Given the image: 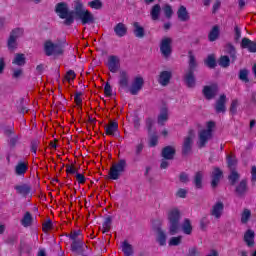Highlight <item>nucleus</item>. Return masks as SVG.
<instances>
[{
    "label": "nucleus",
    "instance_id": "6ab92c4d",
    "mask_svg": "<svg viewBox=\"0 0 256 256\" xmlns=\"http://www.w3.org/2000/svg\"><path fill=\"white\" fill-rule=\"evenodd\" d=\"M227 179L230 187H235L237 183H239V179H241V174L239 171H237V169H231Z\"/></svg>",
    "mask_w": 256,
    "mask_h": 256
},
{
    "label": "nucleus",
    "instance_id": "7ed1b4c3",
    "mask_svg": "<svg viewBox=\"0 0 256 256\" xmlns=\"http://www.w3.org/2000/svg\"><path fill=\"white\" fill-rule=\"evenodd\" d=\"M181 211L178 208H172L168 211L169 234L177 235L181 229Z\"/></svg>",
    "mask_w": 256,
    "mask_h": 256
},
{
    "label": "nucleus",
    "instance_id": "423d86ee",
    "mask_svg": "<svg viewBox=\"0 0 256 256\" xmlns=\"http://www.w3.org/2000/svg\"><path fill=\"white\" fill-rule=\"evenodd\" d=\"M63 46L59 43H53L51 40L44 42V53L46 57L63 55Z\"/></svg>",
    "mask_w": 256,
    "mask_h": 256
},
{
    "label": "nucleus",
    "instance_id": "0e129e2a",
    "mask_svg": "<svg viewBox=\"0 0 256 256\" xmlns=\"http://www.w3.org/2000/svg\"><path fill=\"white\" fill-rule=\"evenodd\" d=\"M76 181L79 183V185L85 184V181H87V178H85V175L81 173H76Z\"/></svg>",
    "mask_w": 256,
    "mask_h": 256
},
{
    "label": "nucleus",
    "instance_id": "72a5a7b5",
    "mask_svg": "<svg viewBox=\"0 0 256 256\" xmlns=\"http://www.w3.org/2000/svg\"><path fill=\"white\" fill-rule=\"evenodd\" d=\"M22 227H31L33 225V216L31 212H26L20 221Z\"/></svg>",
    "mask_w": 256,
    "mask_h": 256
},
{
    "label": "nucleus",
    "instance_id": "aec40b11",
    "mask_svg": "<svg viewBox=\"0 0 256 256\" xmlns=\"http://www.w3.org/2000/svg\"><path fill=\"white\" fill-rule=\"evenodd\" d=\"M177 17L179 21L182 23H187L191 19V16L189 15V11H187V7L184 5H181L177 10Z\"/></svg>",
    "mask_w": 256,
    "mask_h": 256
},
{
    "label": "nucleus",
    "instance_id": "b1692460",
    "mask_svg": "<svg viewBox=\"0 0 256 256\" xmlns=\"http://www.w3.org/2000/svg\"><path fill=\"white\" fill-rule=\"evenodd\" d=\"M242 49H248L250 53H256V42L251 41L249 38H243L241 41Z\"/></svg>",
    "mask_w": 256,
    "mask_h": 256
},
{
    "label": "nucleus",
    "instance_id": "39448f33",
    "mask_svg": "<svg viewBox=\"0 0 256 256\" xmlns=\"http://www.w3.org/2000/svg\"><path fill=\"white\" fill-rule=\"evenodd\" d=\"M127 169V160L120 159L117 163L113 164L109 171V179L112 181H117L121 177L122 173H125Z\"/></svg>",
    "mask_w": 256,
    "mask_h": 256
},
{
    "label": "nucleus",
    "instance_id": "9d476101",
    "mask_svg": "<svg viewBox=\"0 0 256 256\" xmlns=\"http://www.w3.org/2000/svg\"><path fill=\"white\" fill-rule=\"evenodd\" d=\"M193 137H195V131L190 129L188 131V136L184 138V142L182 144V155L187 157L191 151H193Z\"/></svg>",
    "mask_w": 256,
    "mask_h": 256
},
{
    "label": "nucleus",
    "instance_id": "603ef678",
    "mask_svg": "<svg viewBox=\"0 0 256 256\" xmlns=\"http://www.w3.org/2000/svg\"><path fill=\"white\" fill-rule=\"evenodd\" d=\"M37 149H39V140L34 139L30 143V151L34 153V155H37Z\"/></svg>",
    "mask_w": 256,
    "mask_h": 256
},
{
    "label": "nucleus",
    "instance_id": "ddd939ff",
    "mask_svg": "<svg viewBox=\"0 0 256 256\" xmlns=\"http://www.w3.org/2000/svg\"><path fill=\"white\" fill-rule=\"evenodd\" d=\"M219 92V87L217 84H212L210 86H204L202 93L205 99L211 101V99H215L217 93Z\"/></svg>",
    "mask_w": 256,
    "mask_h": 256
},
{
    "label": "nucleus",
    "instance_id": "c756f323",
    "mask_svg": "<svg viewBox=\"0 0 256 256\" xmlns=\"http://www.w3.org/2000/svg\"><path fill=\"white\" fill-rule=\"evenodd\" d=\"M157 233L156 241L161 247H165L167 245V234L161 228H157Z\"/></svg>",
    "mask_w": 256,
    "mask_h": 256
},
{
    "label": "nucleus",
    "instance_id": "4be33fe9",
    "mask_svg": "<svg viewBox=\"0 0 256 256\" xmlns=\"http://www.w3.org/2000/svg\"><path fill=\"white\" fill-rule=\"evenodd\" d=\"M167 121H169V109L167 108V106H163L160 109V114L158 115L157 118V122L158 125H165V123H167Z\"/></svg>",
    "mask_w": 256,
    "mask_h": 256
},
{
    "label": "nucleus",
    "instance_id": "7c9ffc66",
    "mask_svg": "<svg viewBox=\"0 0 256 256\" xmlns=\"http://www.w3.org/2000/svg\"><path fill=\"white\" fill-rule=\"evenodd\" d=\"M122 252L124 253V256H133L135 253L133 250V245L129 244L127 240H124L122 242Z\"/></svg>",
    "mask_w": 256,
    "mask_h": 256
},
{
    "label": "nucleus",
    "instance_id": "de8ad7c7",
    "mask_svg": "<svg viewBox=\"0 0 256 256\" xmlns=\"http://www.w3.org/2000/svg\"><path fill=\"white\" fill-rule=\"evenodd\" d=\"M239 79L244 83H249V70L242 69L239 71Z\"/></svg>",
    "mask_w": 256,
    "mask_h": 256
},
{
    "label": "nucleus",
    "instance_id": "2eb2a0df",
    "mask_svg": "<svg viewBox=\"0 0 256 256\" xmlns=\"http://www.w3.org/2000/svg\"><path fill=\"white\" fill-rule=\"evenodd\" d=\"M173 78V72L169 70H163L158 75V83L161 87H167L171 83V79Z\"/></svg>",
    "mask_w": 256,
    "mask_h": 256
},
{
    "label": "nucleus",
    "instance_id": "f3484780",
    "mask_svg": "<svg viewBox=\"0 0 256 256\" xmlns=\"http://www.w3.org/2000/svg\"><path fill=\"white\" fill-rule=\"evenodd\" d=\"M177 150L173 146H166L162 148L161 157L162 159H167L168 161H173L175 159V155Z\"/></svg>",
    "mask_w": 256,
    "mask_h": 256
},
{
    "label": "nucleus",
    "instance_id": "4d7b16f0",
    "mask_svg": "<svg viewBox=\"0 0 256 256\" xmlns=\"http://www.w3.org/2000/svg\"><path fill=\"white\" fill-rule=\"evenodd\" d=\"M81 95H83V92H76L74 95V101L78 107L83 104V99L81 98Z\"/></svg>",
    "mask_w": 256,
    "mask_h": 256
},
{
    "label": "nucleus",
    "instance_id": "a878e982",
    "mask_svg": "<svg viewBox=\"0 0 256 256\" xmlns=\"http://www.w3.org/2000/svg\"><path fill=\"white\" fill-rule=\"evenodd\" d=\"M116 37H125L127 35V26L123 22H119L114 26Z\"/></svg>",
    "mask_w": 256,
    "mask_h": 256
},
{
    "label": "nucleus",
    "instance_id": "6e6d98bb",
    "mask_svg": "<svg viewBox=\"0 0 256 256\" xmlns=\"http://www.w3.org/2000/svg\"><path fill=\"white\" fill-rule=\"evenodd\" d=\"M157 143H159V137L157 136V134H152L150 137L149 146L157 147Z\"/></svg>",
    "mask_w": 256,
    "mask_h": 256
},
{
    "label": "nucleus",
    "instance_id": "774afa93",
    "mask_svg": "<svg viewBox=\"0 0 256 256\" xmlns=\"http://www.w3.org/2000/svg\"><path fill=\"white\" fill-rule=\"evenodd\" d=\"M251 184L255 185L256 184V166L251 167Z\"/></svg>",
    "mask_w": 256,
    "mask_h": 256
},
{
    "label": "nucleus",
    "instance_id": "79ce46f5",
    "mask_svg": "<svg viewBox=\"0 0 256 256\" xmlns=\"http://www.w3.org/2000/svg\"><path fill=\"white\" fill-rule=\"evenodd\" d=\"M112 221H113V218L111 216H108L105 218L102 224V233H109V231H111Z\"/></svg>",
    "mask_w": 256,
    "mask_h": 256
},
{
    "label": "nucleus",
    "instance_id": "f8f14e48",
    "mask_svg": "<svg viewBox=\"0 0 256 256\" xmlns=\"http://www.w3.org/2000/svg\"><path fill=\"white\" fill-rule=\"evenodd\" d=\"M106 65L110 73H117L121 67V60L116 55H110Z\"/></svg>",
    "mask_w": 256,
    "mask_h": 256
},
{
    "label": "nucleus",
    "instance_id": "58836bf2",
    "mask_svg": "<svg viewBox=\"0 0 256 256\" xmlns=\"http://www.w3.org/2000/svg\"><path fill=\"white\" fill-rule=\"evenodd\" d=\"M12 63L13 65H18L19 67H23V65H25L26 63L25 54L17 53Z\"/></svg>",
    "mask_w": 256,
    "mask_h": 256
},
{
    "label": "nucleus",
    "instance_id": "49530a36",
    "mask_svg": "<svg viewBox=\"0 0 256 256\" xmlns=\"http://www.w3.org/2000/svg\"><path fill=\"white\" fill-rule=\"evenodd\" d=\"M17 109L19 113H22V115H25V113H29V108L25 106V98H20Z\"/></svg>",
    "mask_w": 256,
    "mask_h": 256
},
{
    "label": "nucleus",
    "instance_id": "dca6fc26",
    "mask_svg": "<svg viewBox=\"0 0 256 256\" xmlns=\"http://www.w3.org/2000/svg\"><path fill=\"white\" fill-rule=\"evenodd\" d=\"M199 140H198V147L199 149H203L204 147H207V143L213 139V134L209 131L201 130L199 132Z\"/></svg>",
    "mask_w": 256,
    "mask_h": 256
},
{
    "label": "nucleus",
    "instance_id": "c9c22d12",
    "mask_svg": "<svg viewBox=\"0 0 256 256\" xmlns=\"http://www.w3.org/2000/svg\"><path fill=\"white\" fill-rule=\"evenodd\" d=\"M217 39H219V26L215 25L208 34V41L213 43V41H217Z\"/></svg>",
    "mask_w": 256,
    "mask_h": 256
},
{
    "label": "nucleus",
    "instance_id": "bf43d9fd",
    "mask_svg": "<svg viewBox=\"0 0 256 256\" xmlns=\"http://www.w3.org/2000/svg\"><path fill=\"white\" fill-rule=\"evenodd\" d=\"M42 229L44 232L51 231V229H53V222L51 221V219L47 220L43 224Z\"/></svg>",
    "mask_w": 256,
    "mask_h": 256
},
{
    "label": "nucleus",
    "instance_id": "a19ab883",
    "mask_svg": "<svg viewBox=\"0 0 256 256\" xmlns=\"http://www.w3.org/2000/svg\"><path fill=\"white\" fill-rule=\"evenodd\" d=\"M249 219H251V210L244 208L241 213V223H243V225H247V223H249Z\"/></svg>",
    "mask_w": 256,
    "mask_h": 256
},
{
    "label": "nucleus",
    "instance_id": "20e7f679",
    "mask_svg": "<svg viewBox=\"0 0 256 256\" xmlns=\"http://www.w3.org/2000/svg\"><path fill=\"white\" fill-rule=\"evenodd\" d=\"M74 9L75 16L81 21L82 25H93L95 23V16L91 11L83 8V3L77 2Z\"/></svg>",
    "mask_w": 256,
    "mask_h": 256
},
{
    "label": "nucleus",
    "instance_id": "1a4fd4ad",
    "mask_svg": "<svg viewBox=\"0 0 256 256\" xmlns=\"http://www.w3.org/2000/svg\"><path fill=\"white\" fill-rule=\"evenodd\" d=\"M23 35V29L16 28L13 29L10 33V36L7 41V47L9 51L13 52L15 49H17V39Z\"/></svg>",
    "mask_w": 256,
    "mask_h": 256
},
{
    "label": "nucleus",
    "instance_id": "69168bd1",
    "mask_svg": "<svg viewBox=\"0 0 256 256\" xmlns=\"http://www.w3.org/2000/svg\"><path fill=\"white\" fill-rule=\"evenodd\" d=\"M176 197H179L180 199H185V197H187V190L179 188L176 192Z\"/></svg>",
    "mask_w": 256,
    "mask_h": 256
},
{
    "label": "nucleus",
    "instance_id": "a211bd4d",
    "mask_svg": "<svg viewBox=\"0 0 256 256\" xmlns=\"http://www.w3.org/2000/svg\"><path fill=\"white\" fill-rule=\"evenodd\" d=\"M223 209H225L223 202H216L215 205L212 206L210 215L215 217V219H221V216L223 215Z\"/></svg>",
    "mask_w": 256,
    "mask_h": 256
},
{
    "label": "nucleus",
    "instance_id": "0eeeda50",
    "mask_svg": "<svg viewBox=\"0 0 256 256\" xmlns=\"http://www.w3.org/2000/svg\"><path fill=\"white\" fill-rule=\"evenodd\" d=\"M234 187V195L238 199H245V197H247V193H249V180H247V178H243Z\"/></svg>",
    "mask_w": 256,
    "mask_h": 256
},
{
    "label": "nucleus",
    "instance_id": "f704fd0d",
    "mask_svg": "<svg viewBox=\"0 0 256 256\" xmlns=\"http://www.w3.org/2000/svg\"><path fill=\"white\" fill-rule=\"evenodd\" d=\"M194 185L196 189H203V172L198 171L194 175Z\"/></svg>",
    "mask_w": 256,
    "mask_h": 256
},
{
    "label": "nucleus",
    "instance_id": "2f4dec72",
    "mask_svg": "<svg viewBox=\"0 0 256 256\" xmlns=\"http://www.w3.org/2000/svg\"><path fill=\"white\" fill-rule=\"evenodd\" d=\"M28 169H29V165L23 161H20L15 166V173L16 175H23L24 173H27Z\"/></svg>",
    "mask_w": 256,
    "mask_h": 256
},
{
    "label": "nucleus",
    "instance_id": "37998d69",
    "mask_svg": "<svg viewBox=\"0 0 256 256\" xmlns=\"http://www.w3.org/2000/svg\"><path fill=\"white\" fill-rule=\"evenodd\" d=\"M228 167L231 169H235L237 167V158L233 153L226 156Z\"/></svg>",
    "mask_w": 256,
    "mask_h": 256
},
{
    "label": "nucleus",
    "instance_id": "4c0bfd02",
    "mask_svg": "<svg viewBox=\"0 0 256 256\" xmlns=\"http://www.w3.org/2000/svg\"><path fill=\"white\" fill-rule=\"evenodd\" d=\"M223 111H225V94H222L216 103V113H223Z\"/></svg>",
    "mask_w": 256,
    "mask_h": 256
},
{
    "label": "nucleus",
    "instance_id": "8fccbe9b",
    "mask_svg": "<svg viewBox=\"0 0 256 256\" xmlns=\"http://www.w3.org/2000/svg\"><path fill=\"white\" fill-rule=\"evenodd\" d=\"M18 143H19L18 135H14L11 138H9V140H8V145H9V147H11V149H15V147H17Z\"/></svg>",
    "mask_w": 256,
    "mask_h": 256
},
{
    "label": "nucleus",
    "instance_id": "6e6552de",
    "mask_svg": "<svg viewBox=\"0 0 256 256\" xmlns=\"http://www.w3.org/2000/svg\"><path fill=\"white\" fill-rule=\"evenodd\" d=\"M237 61V48L232 43H227L225 46V67H229L231 63Z\"/></svg>",
    "mask_w": 256,
    "mask_h": 256
},
{
    "label": "nucleus",
    "instance_id": "9b49d317",
    "mask_svg": "<svg viewBox=\"0 0 256 256\" xmlns=\"http://www.w3.org/2000/svg\"><path fill=\"white\" fill-rule=\"evenodd\" d=\"M172 40L169 37H165L160 43V52L165 59H169L173 53V48L171 47Z\"/></svg>",
    "mask_w": 256,
    "mask_h": 256
},
{
    "label": "nucleus",
    "instance_id": "680f3d73",
    "mask_svg": "<svg viewBox=\"0 0 256 256\" xmlns=\"http://www.w3.org/2000/svg\"><path fill=\"white\" fill-rule=\"evenodd\" d=\"M180 183H188L189 182V174L186 172H181L179 175Z\"/></svg>",
    "mask_w": 256,
    "mask_h": 256
},
{
    "label": "nucleus",
    "instance_id": "393cba45",
    "mask_svg": "<svg viewBox=\"0 0 256 256\" xmlns=\"http://www.w3.org/2000/svg\"><path fill=\"white\" fill-rule=\"evenodd\" d=\"M223 176V171L219 168H215L212 172V182L211 187L215 189L219 185V181H221V177Z\"/></svg>",
    "mask_w": 256,
    "mask_h": 256
},
{
    "label": "nucleus",
    "instance_id": "09e8293b",
    "mask_svg": "<svg viewBox=\"0 0 256 256\" xmlns=\"http://www.w3.org/2000/svg\"><path fill=\"white\" fill-rule=\"evenodd\" d=\"M183 239V236H177L170 238L168 245L170 247H177L178 245H181V241Z\"/></svg>",
    "mask_w": 256,
    "mask_h": 256
},
{
    "label": "nucleus",
    "instance_id": "338daca9",
    "mask_svg": "<svg viewBox=\"0 0 256 256\" xmlns=\"http://www.w3.org/2000/svg\"><path fill=\"white\" fill-rule=\"evenodd\" d=\"M201 255V252L197 249V247H192L188 250V255L187 256H199Z\"/></svg>",
    "mask_w": 256,
    "mask_h": 256
},
{
    "label": "nucleus",
    "instance_id": "f257e3e1",
    "mask_svg": "<svg viewBox=\"0 0 256 256\" xmlns=\"http://www.w3.org/2000/svg\"><path fill=\"white\" fill-rule=\"evenodd\" d=\"M188 70L186 71L183 79L188 89H193L196 85L195 70L197 69V60L192 51L188 52Z\"/></svg>",
    "mask_w": 256,
    "mask_h": 256
},
{
    "label": "nucleus",
    "instance_id": "a18cd8bd",
    "mask_svg": "<svg viewBox=\"0 0 256 256\" xmlns=\"http://www.w3.org/2000/svg\"><path fill=\"white\" fill-rule=\"evenodd\" d=\"M83 249V241L82 240H74L71 244V251L73 253H77V251H81Z\"/></svg>",
    "mask_w": 256,
    "mask_h": 256
},
{
    "label": "nucleus",
    "instance_id": "3c124183",
    "mask_svg": "<svg viewBox=\"0 0 256 256\" xmlns=\"http://www.w3.org/2000/svg\"><path fill=\"white\" fill-rule=\"evenodd\" d=\"M237 107H239V100H237V99L232 100L230 109H229L231 115L237 114Z\"/></svg>",
    "mask_w": 256,
    "mask_h": 256
},
{
    "label": "nucleus",
    "instance_id": "864d4df0",
    "mask_svg": "<svg viewBox=\"0 0 256 256\" xmlns=\"http://www.w3.org/2000/svg\"><path fill=\"white\" fill-rule=\"evenodd\" d=\"M104 95L105 97H112L113 95V88L111 87V84H109V82H106L104 86Z\"/></svg>",
    "mask_w": 256,
    "mask_h": 256
},
{
    "label": "nucleus",
    "instance_id": "4468645a",
    "mask_svg": "<svg viewBox=\"0 0 256 256\" xmlns=\"http://www.w3.org/2000/svg\"><path fill=\"white\" fill-rule=\"evenodd\" d=\"M143 85H145V80H143V77L137 76L129 88V93L139 95V92L143 89Z\"/></svg>",
    "mask_w": 256,
    "mask_h": 256
},
{
    "label": "nucleus",
    "instance_id": "5701e85b",
    "mask_svg": "<svg viewBox=\"0 0 256 256\" xmlns=\"http://www.w3.org/2000/svg\"><path fill=\"white\" fill-rule=\"evenodd\" d=\"M133 27V34L137 39H143L145 37V28L141 26V23L134 22L132 24Z\"/></svg>",
    "mask_w": 256,
    "mask_h": 256
},
{
    "label": "nucleus",
    "instance_id": "cd10ccee",
    "mask_svg": "<svg viewBox=\"0 0 256 256\" xmlns=\"http://www.w3.org/2000/svg\"><path fill=\"white\" fill-rule=\"evenodd\" d=\"M119 85L121 89L129 87V74L125 70L120 71Z\"/></svg>",
    "mask_w": 256,
    "mask_h": 256
},
{
    "label": "nucleus",
    "instance_id": "473e14b6",
    "mask_svg": "<svg viewBox=\"0 0 256 256\" xmlns=\"http://www.w3.org/2000/svg\"><path fill=\"white\" fill-rule=\"evenodd\" d=\"M204 64L208 69H215L217 67V60L215 59V54H209L204 60Z\"/></svg>",
    "mask_w": 256,
    "mask_h": 256
},
{
    "label": "nucleus",
    "instance_id": "ea45409f",
    "mask_svg": "<svg viewBox=\"0 0 256 256\" xmlns=\"http://www.w3.org/2000/svg\"><path fill=\"white\" fill-rule=\"evenodd\" d=\"M119 129V124L117 122H111L105 130L106 135H115V132Z\"/></svg>",
    "mask_w": 256,
    "mask_h": 256
},
{
    "label": "nucleus",
    "instance_id": "412c9836",
    "mask_svg": "<svg viewBox=\"0 0 256 256\" xmlns=\"http://www.w3.org/2000/svg\"><path fill=\"white\" fill-rule=\"evenodd\" d=\"M14 189L18 195H21L22 197H27L31 194V185L29 184H20L14 186Z\"/></svg>",
    "mask_w": 256,
    "mask_h": 256
},
{
    "label": "nucleus",
    "instance_id": "c03bdc74",
    "mask_svg": "<svg viewBox=\"0 0 256 256\" xmlns=\"http://www.w3.org/2000/svg\"><path fill=\"white\" fill-rule=\"evenodd\" d=\"M88 7L99 11L100 9H103V2L101 0H92L88 2Z\"/></svg>",
    "mask_w": 256,
    "mask_h": 256
},
{
    "label": "nucleus",
    "instance_id": "052dcab7",
    "mask_svg": "<svg viewBox=\"0 0 256 256\" xmlns=\"http://www.w3.org/2000/svg\"><path fill=\"white\" fill-rule=\"evenodd\" d=\"M143 149H145V145H143V142L137 144L135 146V155L137 157H139V155H141V153H143Z\"/></svg>",
    "mask_w": 256,
    "mask_h": 256
},
{
    "label": "nucleus",
    "instance_id": "c85d7f7f",
    "mask_svg": "<svg viewBox=\"0 0 256 256\" xmlns=\"http://www.w3.org/2000/svg\"><path fill=\"white\" fill-rule=\"evenodd\" d=\"M181 229L184 235H191V233H193V225L191 224V220L189 218L184 219Z\"/></svg>",
    "mask_w": 256,
    "mask_h": 256
},
{
    "label": "nucleus",
    "instance_id": "e2e57ef3",
    "mask_svg": "<svg viewBox=\"0 0 256 256\" xmlns=\"http://www.w3.org/2000/svg\"><path fill=\"white\" fill-rule=\"evenodd\" d=\"M164 13L167 19H171V17H173V8L170 5H167L164 8Z\"/></svg>",
    "mask_w": 256,
    "mask_h": 256
},
{
    "label": "nucleus",
    "instance_id": "e433bc0d",
    "mask_svg": "<svg viewBox=\"0 0 256 256\" xmlns=\"http://www.w3.org/2000/svg\"><path fill=\"white\" fill-rule=\"evenodd\" d=\"M152 21H157L159 19V15H161V5L155 4L150 12Z\"/></svg>",
    "mask_w": 256,
    "mask_h": 256
},
{
    "label": "nucleus",
    "instance_id": "f03ea898",
    "mask_svg": "<svg viewBox=\"0 0 256 256\" xmlns=\"http://www.w3.org/2000/svg\"><path fill=\"white\" fill-rule=\"evenodd\" d=\"M55 13L60 19L64 20V25L67 27L75 23V12L69 10V6L65 2H60L55 6Z\"/></svg>",
    "mask_w": 256,
    "mask_h": 256
},
{
    "label": "nucleus",
    "instance_id": "5fc2aeb1",
    "mask_svg": "<svg viewBox=\"0 0 256 256\" xmlns=\"http://www.w3.org/2000/svg\"><path fill=\"white\" fill-rule=\"evenodd\" d=\"M79 235H81V230L74 231L69 234V239H71V241H81Z\"/></svg>",
    "mask_w": 256,
    "mask_h": 256
},
{
    "label": "nucleus",
    "instance_id": "13d9d810",
    "mask_svg": "<svg viewBox=\"0 0 256 256\" xmlns=\"http://www.w3.org/2000/svg\"><path fill=\"white\" fill-rule=\"evenodd\" d=\"M239 39H241V29H239V26L234 27V41L235 43H239Z\"/></svg>",
    "mask_w": 256,
    "mask_h": 256
},
{
    "label": "nucleus",
    "instance_id": "bb28decb",
    "mask_svg": "<svg viewBox=\"0 0 256 256\" xmlns=\"http://www.w3.org/2000/svg\"><path fill=\"white\" fill-rule=\"evenodd\" d=\"M244 241L248 247L255 245V231L248 229L244 234Z\"/></svg>",
    "mask_w": 256,
    "mask_h": 256
}]
</instances>
